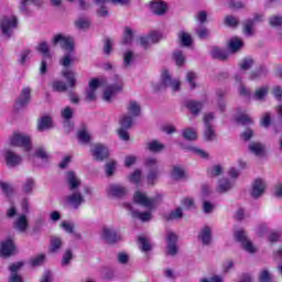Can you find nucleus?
Instances as JSON below:
<instances>
[{"label":"nucleus","instance_id":"obj_32","mask_svg":"<svg viewBox=\"0 0 282 282\" xmlns=\"http://www.w3.org/2000/svg\"><path fill=\"white\" fill-rule=\"evenodd\" d=\"M39 131H47V129H52V118L51 117H42L37 124Z\"/></svg>","mask_w":282,"mask_h":282},{"label":"nucleus","instance_id":"obj_18","mask_svg":"<svg viewBox=\"0 0 282 282\" xmlns=\"http://www.w3.org/2000/svg\"><path fill=\"white\" fill-rule=\"evenodd\" d=\"M265 181L262 178H256L252 184L251 197L254 199H259L263 193H265Z\"/></svg>","mask_w":282,"mask_h":282},{"label":"nucleus","instance_id":"obj_4","mask_svg":"<svg viewBox=\"0 0 282 282\" xmlns=\"http://www.w3.org/2000/svg\"><path fill=\"white\" fill-rule=\"evenodd\" d=\"M11 147H20L24 151H32V137L23 132H14L10 138Z\"/></svg>","mask_w":282,"mask_h":282},{"label":"nucleus","instance_id":"obj_33","mask_svg":"<svg viewBox=\"0 0 282 282\" xmlns=\"http://www.w3.org/2000/svg\"><path fill=\"white\" fill-rule=\"evenodd\" d=\"M269 88L268 86H262L256 89L254 94L252 95L253 100H265V96H268Z\"/></svg>","mask_w":282,"mask_h":282},{"label":"nucleus","instance_id":"obj_40","mask_svg":"<svg viewBox=\"0 0 282 282\" xmlns=\"http://www.w3.org/2000/svg\"><path fill=\"white\" fill-rule=\"evenodd\" d=\"M61 246H63V240H61V238L56 236L51 237V252H58V250H61Z\"/></svg>","mask_w":282,"mask_h":282},{"label":"nucleus","instance_id":"obj_2","mask_svg":"<svg viewBox=\"0 0 282 282\" xmlns=\"http://www.w3.org/2000/svg\"><path fill=\"white\" fill-rule=\"evenodd\" d=\"M53 45H59L66 52L59 61L63 67H69L76 61V57H74V37L61 33L56 34L53 37Z\"/></svg>","mask_w":282,"mask_h":282},{"label":"nucleus","instance_id":"obj_49","mask_svg":"<svg viewBox=\"0 0 282 282\" xmlns=\"http://www.w3.org/2000/svg\"><path fill=\"white\" fill-rule=\"evenodd\" d=\"M236 121H237L239 124H242L243 127H248V124H252V118H250V116H248V115H246V113L239 115V116L236 118Z\"/></svg>","mask_w":282,"mask_h":282},{"label":"nucleus","instance_id":"obj_13","mask_svg":"<svg viewBox=\"0 0 282 282\" xmlns=\"http://www.w3.org/2000/svg\"><path fill=\"white\" fill-rule=\"evenodd\" d=\"M263 21V14H254L252 19L245 21V34L246 36H252L254 34V23H261Z\"/></svg>","mask_w":282,"mask_h":282},{"label":"nucleus","instance_id":"obj_53","mask_svg":"<svg viewBox=\"0 0 282 282\" xmlns=\"http://www.w3.org/2000/svg\"><path fill=\"white\" fill-rule=\"evenodd\" d=\"M105 83H107L105 78H101V79L94 78L89 82L88 89H93L94 91H96V89H98Z\"/></svg>","mask_w":282,"mask_h":282},{"label":"nucleus","instance_id":"obj_21","mask_svg":"<svg viewBox=\"0 0 282 282\" xmlns=\"http://www.w3.org/2000/svg\"><path fill=\"white\" fill-rule=\"evenodd\" d=\"M19 10L22 14H32V9L30 7L33 6H43V0H19Z\"/></svg>","mask_w":282,"mask_h":282},{"label":"nucleus","instance_id":"obj_59","mask_svg":"<svg viewBox=\"0 0 282 282\" xmlns=\"http://www.w3.org/2000/svg\"><path fill=\"white\" fill-rule=\"evenodd\" d=\"M197 79V74L193 73V72H188L186 75V80L191 86V89H195V87H197V85L195 84V80Z\"/></svg>","mask_w":282,"mask_h":282},{"label":"nucleus","instance_id":"obj_24","mask_svg":"<svg viewBox=\"0 0 282 282\" xmlns=\"http://www.w3.org/2000/svg\"><path fill=\"white\" fill-rule=\"evenodd\" d=\"M198 239L202 241L203 246H210V241H213V231L210 227H204L198 235Z\"/></svg>","mask_w":282,"mask_h":282},{"label":"nucleus","instance_id":"obj_12","mask_svg":"<svg viewBox=\"0 0 282 282\" xmlns=\"http://www.w3.org/2000/svg\"><path fill=\"white\" fill-rule=\"evenodd\" d=\"M161 85L162 87H171L173 91H180V79H173L167 70L161 76Z\"/></svg>","mask_w":282,"mask_h":282},{"label":"nucleus","instance_id":"obj_43","mask_svg":"<svg viewBox=\"0 0 282 282\" xmlns=\"http://www.w3.org/2000/svg\"><path fill=\"white\" fill-rule=\"evenodd\" d=\"M62 75L64 76V78H66L69 87H76V77L74 75V72L72 70H63Z\"/></svg>","mask_w":282,"mask_h":282},{"label":"nucleus","instance_id":"obj_62","mask_svg":"<svg viewBox=\"0 0 282 282\" xmlns=\"http://www.w3.org/2000/svg\"><path fill=\"white\" fill-rule=\"evenodd\" d=\"M72 259H74V254L68 249V250H66V252L64 253V256L62 258V265H69V261H72Z\"/></svg>","mask_w":282,"mask_h":282},{"label":"nucleus","instance_id":"obj_37","mask_svg":"<svg viewBox=\"0 0 282 282\" xmlns=\"http://www.w3.org/2000/svg\"><path fill=\"white\" fill-rule=\"evenodd\" d=\"M268 76V69L261 66L258 70L250 74V80H259V78H265Z\"/></svg>","mask_w":282,"mask_h":282},{"label":"nucleus","instance_id":"obj_61","mask_svg":"<svg viewBox=\"0 0 282 282\" xmlns=\"http://www.w3.org/2000/svg\"><path fill=\"white\" fill-rule=\"evenodd\" d=\"M221 165H214L212 169L208 170L209 177H217L218 175H221Z\"/></svg>","mask_w":282,"mask_h":282},{"label":"nucleus","instance_id":"obj_29","mask_svg":"<svg viewBox=\"0 0 282 282\" xmlns=\"http://www.w3.org/2000/svg\"><path fill=\"white\" fill-rule=\"evenodd\" d=\"M210 56L213 58H217L218 61H226L228 58V53L225 50L214 46L210 50Z\"/></svg>","mask_w":282,"mask_h":282},{"label":"nucleus","instance_id":"obj_47","mask_svg":"<svg viewBox=\"0 0 282 282\" xmlns=\"http://www.w3.org/2000/svg\"><path fill=\"white\" fill-rule=\"evenodd\" d=\"M173 180H184L186 177V173L182 169V166H174L172 171Z\"/></svg>","mask_w":282,"mask_h":282},{"label":"nucleus","instance_id":"obj_35","mask_svg":"<svg viewBox=\"0 0 282 282\" xmlns=\"http://www.w3.org/2000/svg\"><path fill=\"white\" fill-rule=\"evenodd\" d=\"M232 188V182L228 178H221L218 182V193H228Z\"/></svg>","mask_w":282,"mask_h":282},{"label":"nucleus","instance_id":"obj_14","mask_svg":"<svg viewBox=\"0 0 282 282\" xmlns=\"http://www.w3.org/2000/svg\"><path fill=\"white\" fill-rule=\"evenodd\" d=\"M124 208L129 210L133 217V219H140V221H151V212H138L133 209V205L130 203L123 204Z\"/></svg>","mask_w":282,"mask_h":282},{"label":"nucleus","instance_id":"obj_42","mask_svg":"<svg viewBox=\"0 0 282 282\" xmlns=\"http://www.w3.org/2000/svg\"><path fill=\"white\" fill-rule=\"evenodd\" d=\"M0 191H2L3 195L10 197L14 195V187H12L9 183L0 181Z\"/></svg>","mask_w":282,"mask_h":282},{"label":"nucleus","instance_id":"obj_26","mask_svg":"<svg viewBox=\"0 0 282 282\" xmlns=\"http://www.w3.org/2000/svg\"><path fill=\"white\" fill-rule=\"evenodd\" d=\"M249 151L253 153V155L261 158V155L265 153V145L259 142H252L249 144Z\"/></svg>","mask_w":282,"mask_h":282},{"label":"nucleus","instance_id":"obj_30","mask_svg":"<svg viewBox=\"0 0 282 282\" xmlns=\"http://www.w3.org/2000/svg\"><path fill=\"white\" fill-rule=\"evenodd\" d=\"M147 149L150 150L151 153H160L164 151V144L160 143L158 140H153L147 143Z\"/></svg>","mask_w":282,"mask_h":282},{"label":"nucleus","instance_id":"obj_5","mask_svg":"<svg viewBox=\"0 0 282 282\" xmlns=\"http://www.w3.org/2000/svg\"><path fill=\"white\" fill-rule=\"evenodd\" d=\"M215 120V113L208 112L204 116V140L206 142H213L217 138V133L215 132V126L213 124V121Z\"/></svg>","mask_w":282,"mask_h":282},{"label":"nucleus","instance_id":"obj_38","mask_svg":"<svg viewBox=\"0 0 282 282\" xmlns=\"http://www.w3.org/2000/svg\"><path fill=\"white\" fill-rule=\"evenodd\" d=\"M243 47V41L238 37H234L229 42V50L230 52H239L240 48Z\"/></svg>","mask_w":282,"mask_h":282},{"label":"nucleus","instance_id":"obj_6","mask_svg":"<svg viewBox=\"0 0 282 282\" xmlns=\"http://www.w3.org/2000/svg\"><path fill=\"white\" fill-rule=\"evenodd\" d=\"M122 78L120 76H115V83L110 86H108L104 91V100L106 102H111V98L118 94V91H122Z\"/></svg>","mask_w":282,"mask_h":282},{"label":"nucleus","instance_id":"obj_15","mask_svg":"<svg viewBox=\"0 0 282 282\" xmlns=\"http://www.w3.org/2000/svg\"><path fill=\"white\" fill-rule=\"evenodd\" d=\"M166 248L167 254H170V257H175V254H177V235L174 232H167Z\"/></svg>","mask_w":282,"mask_h":282},{"label":"nucleus","instance_id":"obj_57","mask_svg":"<svg viewBox=\"0 0 282 282\" xmlns=\"http://www.w3.org/2000/svg\"><path fill=\"white\" fill-rule=\"evenodd\" d=\"M62 118L66 120V122H69L70 118H74V110L72 107L68 106L62 110Z\"/></svg>","mask_w":282,"mask_h":282},{"label":"nucleus","instance_id":"obj_23","mask_svg":"<svg viewBox=\"0 0 282 282\" xmlns=\"http://www.w3.org/2000/svg\"><path fill=\"white\" fill-rule=\"evenodd\" d=\"M30 88H23L20 97L15 101L17 109H23L30 102Z\"/></svg>","mask_w":282,"mask_h":282},{"label":"nucleus","instance_id":"obj_55","mask_svg":"<svg viewBox=\"0 0 282 282\" xmlns=\"http://www.w3.org/2000/svg\"><path fill=\"white\" fill-rule=\"evenodd\" d=\"M269 25H271V28H281L282 15H273L269 18Z\"/></svg>","mask_w":282,"mask_h":282},{"label":"nucleus","instance_id":"obj_51","mask_svg":"<svg viewBox=\"0 0 282 282\" xmlns=\"http://www.w3.org/2000/svg\"><path fill=\"white\" fill-rule=\"evenodd\" d=\"M183 138L185 140H197V131L192 128L183 130Z\"/></svg>","mask_w":282,"mask_h":282},{"label":"nucleus","instance_id":"obj_64","mask_svg":"<svg viewBox=\"0 0 282 282\" xmlns=\"http://www.w3.org/2000/svg\"><path fill=\"white\" fill-rule=\"evenodd\" d=\"M142 177V172L140 170H135L131 175H130V182L133 184H140V178Z\"/></svg>","mask_w":282,"mask_h":282},{"label":"nucleus","instance_id":"obj_46","mask_svg":"<svg viewBox=\"0 0 282 282\" xmlns=\"http://www.w3.org/2000/svg\"><path fill=\"white\" fill-rule=\"evenodd\" d=\"M173 58L178 67H182V65L186 63V56H184V53L182 51H175L173 53Z\"/></svg>","mask_w":282,"mask_h":282},{"label":"nucleus","instance_id":"obj_31","mask_svg":"<svg viewBox=\"0 0 282 282\" xmlns=\"http://www.w3.org/2000/svg\"><path fill=\"white\" fill-rule=\"evenodd\" d=\"M178 40L181 41V45L183 47H191V45H193V37L191 36V34L181 31L178 33Z\"/></svg>","mask_w":282,"mask_h":282},{"label":"nucleus","instance_id":"obj_19","mask_svg":"<svg viewBox=\"0 0 282 282\" xmlns=\"http://www.w3.org/2000/svg\"><path fill=\"white\" fill-rule=\"evenodd\" d=\"M13 228L18 232H26L28 228H30V223L28 221V216L25 214H21L13 221Z\"/></svg>","mask_w":282,"mask_h":282},{"label":"nucleus","instance_id":"obj_54","mask_svg":"<svg viewBox=\"0 0 282 282\" xmlns=\"http://www.w3.org/2000/svg\"><path fill=\"white\" fill-rule=\"evenodd\" d=\"M75 25L78 30H87V28H89L90 22L89 19H85V18H79L76 22Z\"/></svg>","mask_w":282,"mask_h":282},{"label":"nucleus","instance_id":"obj_16","mask_svg":"<svg viewBox=\"0 0 282 282\" xmlns=\"http://www.w3.org/2000/svg\"><path fill=\"white\" fill-rule=\"evenodd\" d=\"M17 247L12 239H7L0 242V257H12Z\"/></svg>","mask_w":282,"mask_h":282},{"label":"nucleus","instance_id":"obj_45","mask_svg":"<svg viewBox=\"0 0 282 282\" xmlns=\"http://www.w3.org/2000/svg\"><path fill=\"white\" fill-rule=\"evenodd\" d=\"M133 116L131 117L129 115H124L120 120L121 129H131L133 124Z\"/></svg>","mask_w":282,"mask_h":282},{"label":"nucleus","instance_id":"obj_28","mask_svg":"<svg viewBox=\"0 0 282 282\" xmlns=\"http://www.w3.org/2000/svg\"><path fill=\"white\" fill-rule=\"evenodd\" d=\"M150 8L154 14L162 17L166 12V3L162 1L152 2Z\"/></svg>","mask_w":282,"mask_h":282},{"label":"nucleus","instance_id":"obj_1","mask_svg":"<svg viewBox=\"0 0 282 282\" xmlns=\"http://www.w3.org/2000/svg\"><path fill=\"white\" fill-rule=\"evenodd\" d=\"M66 182L68 184V189L72 193L66 197V204L75 210H78V208L85 204V196L80 193V178L76 176V173L70 171L66 174Z\"/></svg>","mask_w":282,"mask_h":282},{"label":"nucleus","instance_id":"obj_17","mask_svg":"<svg viewBox=\"0 0 282 282\" xmlns=\"http://www.w3.org/2000/svg\"><path fill=\"white\" fill-rule=\"evenodd\" d=\"M162 39V34L159 32H151L149 35L140 37V45L148 50L153 43H158Z\"/></svg>","mask_w":282,"mask_h":282},{"label":"nucleus","instance_id":"obj_58","mask_svg":"<svg viewBox=\"0 0 282 282\" xmlns=\"http://www.w3.org/2000/svg\"><path fill=\"white\" fill-rule=\"evenodd\" d=\"M54 91H67V85L63 80H56L53 83Z\"/></svg>","mask_w":282,"mask_h":282},{"label":"nucleus","instance_id":"obj_39","mask_svg":"<svg viewBox=\"0 0 282 282\" xmlns=\"http://www.w3.org/2000/svg\"><path fill=\"white\" fill-rule=\"evenodd\" d=\"M182 217H184V213L182 212V208L178 207L166 215L165 219L166 221H173L175 219H182Z\"/></svg>","mask_w":282,"mask_h":282},{"label":"nucleus","instance_id":"obj_34","mask_svg":"<svg viewBox=\"0 0 282 282\" xmlns=\"http://www.w3.org/2000/svg\"><path fill=\"white\" fill-rule=\"evenodd\" d=\"M127 109L128 112L132 116V118H138V116H140L141 108L138 105V101L131 100Z\"/></svg>","mask_w":282,"mask_h":282},{"label":"nucleus","instance_id":"obj_8","mask_svg":"<svg viewBox=\"0 0 282 282\" xmlns=\"http://www.w3.org/2000/svg\"><path fill=\"white\" fill-rule=\"evenodd\" d=\"M134 204H139L140 206H144L149 210H153L155 208V204H158V198H149L147 194L142 192H135L134 196Z\"/></svg>","mask_w":282,"mask_h":282},{"label":"nucleus","instance_id":"obj_56","mask_svg":"<svg viewBox=\"0 0 282 282\" xmlns=\"http://www.w3.org/2000/svg\"><path fill=\"white\" fill-rule=\"evenodd\" d=\"M225 25H228L229 28H237V25H239V19L235 15H227L225 18Z\"/></svg>","mask_w":282,"mask_h":282},{"label":"nucleus","instance_id":"obj_7","mask_svg":"<svg viewBox=\"0 0 282 282\" xmlns=\"http://www.w3.org/2000/svg\"><path fill=\"white\" fill-rule=\"evenodd\" d=\"M106 193L108 197H112L113 199H122V197H127L129 195V189L124 187V185L120 184H110Z\"/></svg>","mask_w":282,"mask_h":282},{"label":"nucleus","instance_id":"obj_20","mask_svg":"<svg viewBox=\"0 0 282 282\" xmlns=\"http://www.w3.org/2000/svg\"><path fill=\"white\" fill-rule=\"evenodd\" d=\"M93 158L98 162H102V160H107L109 158V149L102 144H96L91 150Z\"/></svg>","mask_w":282,"mask_h":282},{"label":"nucleus","instance_id":"obj_60","mask_svg":"<svg viewBox=\"0 0 282 282\" xmlns=\"http://www.w3.org/2000/svg\"><path fill=\"white\" fill-rule=\"evenodd\" d=\"M133 63V52L128 51L123 54V65L124 67H129Z\"/></svg>","mask_w":282,"mask_h":282},{"label":"nucleus","instance_id":"obj_41","mask_svg":"<svg viewBox=\"0 0 282 282\" xmlns=\"http://www.w3.org/2000/svg\"><path fill=\"white\" fill-rule=\"evenodd\" d=\"M226 3H228L229 8H232V10H243V8L248 6V1L226 0Z\"/></svg>","mask_w":282,"mask_h":282},{"label":"nucleus","instance_id":"obj_50","mask_svg":"<svg viewBox=\"0 0 282 282\" xmlns=\"http://www.w3.org/2000/svg\"><path fill=\"white\" fill-rule=\"evenodd\" d=\"M37 52H40V54H43V56L45 58H50V46L47 45V42H41L37 46Z\"/></svg>","mask_w":282,"mask_h":282},{"label":"nucleus","instance_id":"obj_11","mask_svg":"<svg viewBox=\"0 0 282 282\" xmlns=\"http://www.w3.org/2000/svg\"><path fill=\"white\" fill-rule=\"evenodd\" d=\"M3 155H4L6 164L9 169H14V166H19V164L23 162V159L21 158V155L12 152V150L4 151Z\"/></svg>","mask_w":282,"mask_h":282},{"label":"nucleus","instance_id":"obj_25","mask_svg":"<svg viewBox=\"0 0 282 282\" xmlns=\"http://www.w3.org/2000/svg\"><path fill=\"white\" fill-rule=\"evenodd\" d=\"M185 107L193 113V116H197L202 109H204V104L200 101H195V100H187L185 102Z\"/></svg>","mask_w":282,"mask_h":282},{"label":"nucleus","instance_id":"obj_22","mask_svg":"<svg viewBox=\"0 0 282 282\" xmlns=\"http://www.w3.org/2000/svg\"><path fill=\"white\" fill-rule=\"evenodd\" d=\"M101 237L106 243H116L120 241V235L115 229L111 228H104Z\"/></svg>","mask_w":282,"mask_h":282},{"label":"nucleus","instance_id":"obj_10","mask_svg":"<svg viewBox=\"0 0 282 282\" xmlns=\"http://www.w3.org/2000/svg\"><path fill=\"white\" fill-rule=\"evenodd\" d=\"M145 166L150 170L148 174V184H153L158 180V159L148 158L145 160Z\"/></svg>","mask_w":282,"mask_h":282},{"label":"nucleus","instance_id":"obj_36","mask_svg":"<svg viewBox=\"0 0 282 282\" xmlns=\"http://www.w3.org/2000/svg\"><path fill=\"white\" fill-rule=\"evenodd\" d=\"M34 178H26L22 184V193L30 195L34 191Z\"/></svg>","mask_w":282,"mask_h":282},{"label":"nucleus","instance_id":"obj_63","mask_svg":"<svg viewBox=\"0 0 282 282\" xmlns=\"http://www.w3.org/2000/svg\"><path fill=\"white\" fill-rule=\"evenodd\" d=\"M44 261H45V254L41 253L31 260V264L33 267L43 265Z\"/></svg>","mask_w":282,"mask_h":282},{"label":"nucleus","instance_id":"obj_3","mask_svg":"<svg viewBox=\"0 0 282 282\" xmlns=\"http://www.w3.org/2000/svg\"><path fill=\"white\" fill-rule=\"evenodd\" d=\"M19 28V18L14 14L0 17V34L4 39H11L14 30Z\"/></svg>","mask_w":282,"mask_h":282},{"label":"nucleus","instance_id":"obj_52","mask_svg":"<svg viewBox=\"0 0 282 282\" xmlns=\"http://www.w3.org/2000/svg\"><path fill=\"white\" fill-rule=\"evenodd\" d=\"M253 65H254V59H252L251 57H247L240 62V69H242V72H246L250 69V67H252Z\"/></svg>","mask_w":282,"mask_h":282},{"label":"nucleus","instance_id":"obj_9","mask_svg":"<svg viewBox=\"0 0 282 282\" xmlns=\"http://www.w3.org/2000/svg\"><path fill=\"white\" fill-rule=\"evenodd\" d=\"M235 239L239 241V243H241L246 252H250L251 254L257 252V249L254 248V245H252V241L248 240V236H246V231L243 230L236 231Z\"/></svg>","mask_w":282,"mask_h":282},{"label":"nucleus","instance_id":"obj_44","mask_svg":"<svg viewBox=\"0 0 282 282\" xmlns=\"http://www.w3.org/2000/svg\"><path fill=\"white\" fill-rule=\"evenodd\" d=\"M139 246L142 252H151L152 250L151 241L148 238L139 237Z\"/></svg>","mask_w":282,"mask_h":282},{"label":"nucleus","instance_id":"obj_27","mask_svg":"<svg viewBox=\"0 0 282 282\" xmlns=\"http://www.w3.org/2000/svg\"><path fill=\"white\" fill-rule=\"evenodd\" d=\"M77 138L82 144H89L91 142V134H89L86 126H83L78 131Z\"/></svg>","mask_w":282,"mask_h":282},{"label":"nucleus","instance_id":"obj_48","mask_svg":"<svg viewBox=\"0 0 282 282\" xmlns=\"http://www.w3.org/2000/svg\"><path fill=\"white\" fill-rule=\"evenodd\" d=\"M133 41V31L131 28H126L124 35L122 39V45H131V42Z\"/></svg>","mask_w":282,"mask_h":282}]
</instances>
